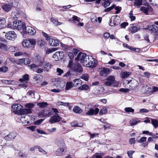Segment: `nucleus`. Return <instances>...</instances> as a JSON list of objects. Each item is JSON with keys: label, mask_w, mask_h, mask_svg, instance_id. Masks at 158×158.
<instances>
[{"label": "nucleus", "mask_w": 158, "mask_h": 158, "mask_svg": "<svg viewBox=\"0 0 158 158\" xmlns=\"http://www.w3.org/2000/svg\"><path fill=\"white\" fill-rule=\"evenodd\" d=\"M107 81L104 82V84L107 86H110L113 85V87L114 88H117L118 83L115 81V77L114 76L111 75L109 76L106 79Z\"/></svg>", "instance_id": "obj_1"}, {"label": "nucleus", "mask_w": 158, "mask_h": 158, "mask_svg": "<svg viewBox=\"0 0 158 158\" xmlns=\"http://www.w3.org/2000/svg\"><path fill=\"white\" fill-rule=\"evenodd\" d=\"M36 40L35 39H28L24 40L22 42V45L24 48H29L32 45H35L36 44Z\"/></svg>", "instance_id": "obj_2"}, {"label": "nucleus", "mask_w": 158, "mask_h": 158, "mask_svg": "<svg viewBox=\"0 0 158 158\" xmlns=\"http://www.w3.org/2000/svg\"><path fill=\"white\" fill-rule=\"evenodd\" d=\"M87 60L84 62V65L87 67L94 68L96 66L95 60L91 56H89Z\"/></svg>", "instance_id": "obj_3"}, {"label": "nucleus", "mask_w": 158, "mask_h": 158, "mask_svg": "<svg viewBox=\"0 0 158 158\" xmlns=\"http://www.w3.org/2000/svg\"><path fill=\"white\" fill-rule=\"evenodd\" d=\"M89 56H86L85 54L79 52L76 57L75 58V59L76 61H79L84 65V62L88 59V57Z\"/></svg>", "instance_id": "obj_4"}, {"label": "nucleus", "mask_w": 158, "mask_h": 158, "mask_svg": "<svg viewBox=\"0 0 158 158\" xmlns=\"http://www.w3.org/2000/svg\"><path fill=\"white\" fill-rule=\"evenodd\" d=\"M21 16L23 17H26V15L24 13L19 10H15L13 11L11 14V17L15 20L20 18Z\"/></svg>", "instance_id": "obj_5"}, {"label": "nucleus", "mask_w": 158, "mask_h": 158, "mask_svg": "<svg viewBox=\"0 0 158 158\" xmlns=\"http://www.w3.org/2000/svg\"><path fill=\"white\" fill-rule=\"evenodd\" d=\"M12 107L13 110V112L16 114H20L21 111L23 106L19 103L13 104L12 106Z\"/></svg>", "instance_id": "obj_6"}, {"label": "nucleus", "mask_w": 158, "mask_h": 158, "mask_svg": "<svg viewBox=\"0 0 158 158\" xmlns=\"http://www.w3.org/2000/svg\"><path fill=\"white\" fill-rule=\"evenodd\" d=\"M25 27L24 23L20 20L14 21L13 22V28L19 30Z\"/></svg>", "instance_id": "obj_7"}, {"label": "nucleus", "mask_w": 158, "mask_h": 158, "mask_svg": "<svg viewBox=\"0 0 158 158\" xmlns=\"http://www.w3.org/2000/svg\"><path fill=\"white\" fill-rule=\"evenodd\" d=\"M23 30L24 33L30 35H33L36 32L34 28L30 26L25 27L23 29Z\"/></svg>", "instance_id": "obj_8"}, {"label": "nucleus", "mask_w": 158, "mask_h": 158, "mask_svg": "<svg viewBox=\"0 0 158 158\" xmlns=\"http://www.w3.org/2000/svg\"><path fill=\"white\" fill-rule=\"evenodd\" d=\"M120 22L119 17L117 15H115L113 17V18H111L110 22L109 25L112 27L118 25Z\"/></svg>", "instance_id": "obj_9"}, {"label": "nucleus", "mask_w": 158, "mask_h": 158, "mask_svg": "<svg viewBox=\"0 0 158 158\" xmlns=\"http://www.w3.org/2000/svg\"><path fill=\"white\" fill-rule=\"evenodd\" d=\"M5 37L8 40L14 41L16 39L17 35L13 31H10L6 34Z\"/></svg>", "instance_id": "obj_10"}, {"label": "nucleus", "mask_w": 158, "mask_h": 158, "mask_svg": "<svg viewBox=\"0 0 158 158\" xmlns=\"http://www.w3.org/2000/svg\"><path fill=\"white\" fill-rule=\"evenodd\" d=\"M145 88V90L144 91L145 93L146 94H148L151 92L152 91L153 92H156L158 91V87L156 86H153L152 87V90L151 88H149L148 86L147 85H145L143 87L142 89H144Z\"/></svg>", "instance_id": "obj_11"}, {"label": "nucleus", "mask_w": 158, "mask_h": 158, "mask_svg": "<svg viewBox=\"0 0 158 158\" xmlns=\"http://www.w3.org/2000/svg\"><path fill=\"white\" fill-rule=\"evenodd\" d=\"M61 119V117L57 114L56 113L53 116L50 118L49 121L51 124H52L59 122Z\"/></svg>", "instance_id": "obj_12"}, {"label": "nucleus", "mask_w": 158, "mask_h": 158, "mask_svg": "<svg viewBox=\"0 0 158 158\" xmlns=\"http://www.w3.org/2000/svg\"><path fill=\"white\" fill-rule=\"evenodd\" d=\"M69 66L71 68L75 71L79 72H81L82 71V68L80 64L76 63L73 65H71L70 64H69Z\"/></svg>", "instance_id": "obj_13"}, {"label": "nucleus", "mask_w": 158, "mask_h": 158, "mask_svg": "<svg viewBox=\"0 0 158 158\" xmlns=\"http://www.w3.org/2000/svg\"><path fill=\"white\" fill-rule=\"evenodd\" d=\"M52 111L42 110L39 112L38 116L40 117L44 118L45 117H49L52 114Z\"/></svg>", "instance_id": "obj_14"}, {"label": "nucleus", "mask_w": 158, "mask_h": 158, "mask_svg": "<svg viewBox=\"0 0 158 158\" xmlns=\"http://www.w3.org/2000/svg\"><path fill=\"white\" fill-rule=\"evenodd\" d=\"M64 56V54L62 52H57L54 54L53 56V58L56 61L61 60Z\"/></svg>", "instance_id": "obj_15"}, {"label": "nucleus", "mask_w": 158, "mask_h": 158, "mask_svg": "<svg viewBox=\"0 0 158 158\" xmlns=\"http://www.w3.org/2000/svg\"><path fill=\"white\" fill-rule=\"evenodd\" d=\"M30 60L29 59L21 58L18 61H16V63L19 65L23 64L25 65L29 64L30 63Z\"/></svg>", "instance_id": "obj_16"}, {"label": "nucleus", "mask_w": 158, "mask_h": 158, "mask_svg": "<svg viewBox=\"0 0 158 158\" xmlns=\"http://www.w3.org/2000/svg\"><path fill=\"white\" fill-rule=\"evenodd\" d=\"M48 40L49 41V44L51 46H56L59 45V41L54 39L53 37L52 36Z\"/></svg>", "instance_id": "obj_17"}, {"label": "nucleus", "mask_w": 158, "mask_h": 158, "mask_svg": "<svg viewBox=\"0 0 158 158\" xmlns=\"http://www.w3.org/2000/svg\"><path fill=\"white\" fill-rule=\"evenodd\" d=\"M99 109L98 108H96L95 110L90 109L85 114L88 115H92L94 114L96 115L99 112Z\"/></svg>", "instance_id": "obj_18"}, {"label": "nucleus", "mask_w": 158, "mask_h": 158, "mask_svg": "<svg viewBox=\"0 0 158 158\" xmlns=\"http://www.w3.org/2000/svg\"><path fill=\"white\" fill-rule=\"evenodd\" d=\"M109 69L107 68H101L100 72V75L101 76H105L109 73Z\"/></svg>", "instance_id": "obj_19"}, {"label": "nucleus", "mask_w": 158, "mask_h": 158, "mask_svg": "<svg viewBox=\"0 0 158 158\" xmlns=\"http://www.w3.org/2000/svg\"><path fill=\"white\" fill-rule=\"evenodd\" d=\"M16 136V135L15 133L11 132L5 136L4 138L6 140L9 141L15 139Z\"/></svg>", "instance_id": "obj_20"}, {"label": "nucleus", "mask_w": 158, "mask_h": 158, "mask_svg": "<svg viewBox=\"0 0 158 158\" xmlns=\"http://www.w3.org/2000/svg\"><path fill=\"white\" fill-rule=\"evenodd\" d=\"M152 9L151 7L149 6H148L147 7L141 6L140 8V10L146 15L148 14V12L149 10L152 11Z\"/></svg>", "instance_id": "obj_21"}, {"label": "nucleus", "mask_w": 158, "mask_h": 158, "mask_svg": "<svg viewBox=\"0 0 158 158\" xmlns=\"http://www.w3.org/2000/svg\"><path fill=\"white\" fill-rule=\"evenodd\" d=\"M149 29L152 33H157L158 32V27L155 25H151L148 27Z\"/></svg>", "instance_id": "obj_22"}, {"label": "nucleus", "mask_w": 158, "mask_h": 158, "mask_svg": "<svg viewBox=\"0 0 158 158\" xmlns=\"http://www.w3.org/2000/svg\"><path fill=\"white\" fill-rule=\"evenodd\" d=\"M12 5L9 3L4 4L2 7L3 9L6 12H8L11 8Z\"/></svg>", "instance_id": "obj_23"}, {"label": "nucleus", "mask_w": 158, "mask_h": 158, "mask_svg": "<svg viewBox=\"0 0 158 158\" xmlns=\"http://www.w3.org/2000/svg\"><path fill=\"white\" fill-rule=\"evenodd\" d=\"M29 76L27 74H25L22 76V78L19 79V81L21 82H23L28 81L29 80Z\"/></svg>", "instance_id": "obj_24"}, {"label": "nucleus", "mask_w": 158, "mask_h": 158, "mask_svg": "<svg viewBox=\"0 0 158 158\" xmlns=\"http://www.w3.org/2000/svg\"><path fill=\"white\" fill-rule=\"evenodd\" d=\"M20 114H25L31 113L32 111L31 109H24L22 108Z\"/></svg>", "instance_id": "obj_25"}, {"label": "nucleus", "mask_w": 158, "mask_h": 158, "mask_svg": "<svg viewBox=\"0 0 158 158\" xmlns=\"http://www.w3.org/2000/svg\"><path fill=\"white\" fill-rule=\"evenodd\" d=\"M131 74V73L130 72L122 71L121 73L120 76L122 78H124L129 76Z\"/></svg>", "instance_id": "obj_26"}, {"label": "nucleus", "mask_w": 158, "mask_h": 158, "mask_svg": "<svg viewBox=\"0 0 158 158\" xmlns=\"http://www.w3.org/2000/svg\"><path fill=\"white\" fill-rule=\"evenodd\" d=\"M142 0H135L134 5L137 8H139L142 4Z\"/></svg>", "instance_id": "obj_27"}, {"label": "nucleus", "mask_w": 158, "mask_h": 158, "mask_svg": "<svg viewBox=\"0 0 158 158\" xmlns=\"http://www.w3.org/2000/svg\"><path fill=\"white\" fill-rule=\"evenodd\" d=\"M0 49L4 51H7L8 50V46L0 42Z\"/></svg>", "instance_id": "obj_28"}, {"label": "nucleus", "mask_w": 158, "mask_h": 158, "mask_svg": "<svg viewBox=\"0 0 158 158\" xmlns=\"http://www.w3.org/2000/svg\"><path fill=\"white\" fill-rule=\"evenodd\" d=\"M73 111L76 113L79 114L81 113L82 110L79 107L75 106L73 109Z\"/></svg>", "instance_id": "obj_29"}, {"label": "nucleus", "mask_w": 158, "mask_h": 158, "mask_svg": "<svg viewBox=\"0 0 158 158\" xmlns=\"http://www.w3.org/2000/svg\"><path fill=\"white\" fill-rule=\"evenodd\" d=\"M37 105L40 108H43L47 107L48 104L47 102H40L37 103Z\"/></svg>", "instance_id": "obj_30"}, {"label": "nucleus", "mask_w": 158, "mask_h": 158, "mask_svg": "<svg viewBox=\"0 0 158 158\" xmlns=\"http://www.w3.org/2000/svg\"><path fill=\"white\" fill-rule=\"evenodd\" d=\"M103 1L104 2L102 3V5L105 8L109 6L111 3V0H103Z\"/></svg>", "instance_id": "obj_31"}, {"label": "nucleus", "mask_w": 158, "mask_h": 158, "mask_svg": "<svg viewBox=\"0 0 158 158\" xmlns=\"http://www.w3.org/2000/svg\"><path fill=\"white\" fill-rule=\"evenodd\" d=\"M22 55H23L24 56H28V55L27 53L25 52H19L14 54V56H19Z\"/></svg>", "instance_id": "obj_32"}, {"label": "nucleus", "mask_w": 158, "mask_h": 158, "mask_svg": "<svg viewBox=\"0 0 158 158\" xmlns=\"http://www.w3.org/2000/svg\"><path fill=\"white\" fill-rule=\"evenodd\" d=\"M73 84L75 86H79L81 85L82 82L81 79H76L73 81Z\"/></svg>", "instance_id": "obj_33"}, {"label": "nucleus", "mask_w": 158, "mask_h": 158, "mask_svg": "<svg viewBox=\"0 0 158 158\" xmlns=\"http://www.w3.org/2000/svg\"><path fill=\"white\" fill-rule=\"evenodd\" d=\"M132 82L131 83V89H135L136 87L138 85V82L135 80L131 81Z\"/></svg>", "instance_id": "obj_34"}, {"label": "nucleus", "mask_w": 158, "mask_h": 158, "mask_svg": "<svg viewBox=\"0 0 158 158\" xmlns=\"http://www.w3.org/2000/svg\"><path fill=\"white\" fill-rule=\"evenodd\" d=\"M64 152V149L63 148H58L56 151V154L57 156H60L63 154Z\"/></svg>", "instance_id": "obj_35"}, {"label": "nucleus", "mask_w": 158, "mask_h": 158, "mask_svg": "<svg viewBox=\"0 0 158 158\" xmlns=\"http://www.w3.org/2000/svg\"><path fill=\"white\" fill-rule=\"evenodd\" d=\"M51 20L53 23L56 26H59L63 23L62 22H59L57 19H55L53 18H52Z\"/></svg>", "instance_id": "obj_36"}, {"label": "nucleus", "mask_w": 158, "mask_h": 158, "mask_svg": "<svg viewBox=\"0 0 158 158\" xmlns=\"http://www.w3.org/2000/svg\"><path fill=\"white\" fill-rule=\"evenodd\" d=\"M131 33H135L138 30V26H134L133 24L131 25Z\"/></svg>", "instance_id": "obj_37"}, {"label": "nucleus", "mask_w": 158, "mask_h": 158, "mask_svg": "<svg viewBox=\"0 0 158 158\" xmlns=\"http://www.w3.org/2000/svg\"><path fill=\"white\" fill-rule=\"evenodd\" d=\"M139 122V120L137 118L133 119L130 121V124L131 126L135 125Z\"/></svg>", "instance_id": "obj_38"}, {"label": "nucleus", "mask_w": 158, "mask_h": 158, "mask_svg": "<svg viewBox=\"0 0 158 158\" xmlns=\"http://www.w3.org/2000/svg\"><path fill=\"white\" fill-rule=\"evenodd\" d=\"M89 87L86 85H83L79 87L78 89L81 90H87L89 89Z\"/></svg>", "instance_id": "obj_39"}, {"label": "nucleus", "mask_w": 158, "mask_h": 158, "mask_svg": "<svg viewBox=\"0 0 158 158\" xmlns=\"http://www.w3.org/2000/svg\"><path fill=\"white\" fill-rule=\"evenodd\" d=\"M3 83L6 84L7 85H10L12 84V82L15 83L14 80H2L1 81Z\"/></svg>", "instance_id": "obj_40"}, {"label": "nucleus", "mask_w": 158, "mask_h": 158, "mask_svg": "<svg viewBox=\"0 0 158 158\" xmlns=\"http://www.w3.org/2000/svg\"><path fill=\"white\" fill-rule=\"evenodd\" d=\"M108 110L106 107H103L102 109L99 112V114L101 115L106 114Z\"/></svg>", "instance_id": "obj_41"}, {"label": "nucleus", "mask_w": 158, "mask_h": 158, "mask_svg": "<svg viewBox=\"0 0 158 158\" xmlns=\"http://www.w3.org/2000/svg\"><path fill=\"white\" fill-rule=\"evenodd\" d=\"M73 87L72 82H68L66 84L65 89L68 90Z\"/></svg>", "instance_id": "obj_42"}, {"label": "nucleus", "mask_w": 158, "mask_h": 158, "mask_svg": "<svg viewBox=\"0 0 158 158\" xmlns=\"http://www.w3.org/2000/svg\"><path fill=\"white\" fill-rule=\"evenodd\" d=\"M151 121L152 124L156 128L158 127V121L157 120L152 119Z\"/></svg>", "instance_id": "obj_43"}, {"label": "nucleus", "mask_w": 158, "mask_h": 158, "mask_svg": "<svg viewBox=\"0 0 158 158\" xmlns=\"http://www.w3.org/2000/svg\"><path fill=\"white\" fill-rule=\"evenodd\" d=\"M28 67L30 69L34 71H35L38 66L34 64H31L28 65Z\"/></svg>", "instance_id": "obj_44"}, {"label": "nucleus", "mask_w": 158, "mask_h": 158, "mask_svg": "<svg viewBox=\"0 0 158 158\" xmlns=\"http://www.w3.org/2000/svg\"><path fill=\"white\" fill-rule=\"evenodd\" d=\"M71 126L72 127H81L83 126V124H80V125H79V124L77 123V122H73L71 123Z\"/></svg>", "instance_id": "obj_45"}, {"label": "nucleus", "mask_w": 158, "mask_h": 158, "mask_svg": "<svg viewBox=\"0 0 158 158\" xmlns=\"http://www.w3.org/2000/svg\"><path fill=\"white\" fill-rule=\"evenodd\" d=\"M8 70V68L6 66H4L0 68V72L6 73Z\"/></svg>", "instance_id": "obj_46"}, {"label": "nucleus", "mask_w": 158, "mask_h": 158, "mask_svg": "<svg viewBox=\"0 0 158 158\" xmlns=\"http://www.w3.org/2000/svg\"><path fill=\"white\" fill-rule=\"evenodd\" d=\"M125 111L127 113L132 112H134V110L131 107H126L124 109Z\"/></svg>", "instance_id": "obj_47"}, {"label": "nucleus", "mask_w": 158, "mask_h": 158, "mask_svg": "<svg viewBox=\"0 0 158 158\" xmlns=\"http://www.w3.org/2000/svg\"><path fill=\"white\" fill-rule=\"evenodd\" d=\"M36 148L38 149L39 152H41L44 155H46L47 154V152L45 151L40 146H37Z\"/></svg>", "instance_id": "obj_48"}, {"label": "nucleus", "mask_w": 158, "mask_h": 158, "mask_svg": "<svg viewBox=\"0 0 158 158\" xmlns=\"http://www.w3.org/2000/svg\"><path fill=\"white\" fill-rule=\"evenodd\" d=\"M44 69H49L51 68V65L49 63L45 62L44 64Z\"/></svg>", "instance_id": "obj_49"}, {"label": "nucleus", "mask_w": 158, "mask_h": 158, "mask_svg": "<svg viewBox=\"0 0 158 158\" xmlns=\"http://www.w3.org/2000/svg\"><path fill=\"white\" fill-rule=\"evenodd\" d=\"M26 107L30 109L33 108L35 106V104L33 103H28L25 105Z\"/></svg>", "instance_id": "obj_50"}, {"label": "nucleus", "mask_w": 158, "mask_h": 158, "mask_svg": "<svg viewBox=\"0 0 158 158\" xmlns=\"http://www.w3.org/2000/svg\"><path fill=\"white\" fill-rule=\"evenodd\" d=\"M42 34L43 35V36L45 37V39L46 40H48L50 38L52 37L49 35H48L47 34L44 32V31H42Z\"/></svg>", "instance_id": "obj_51"}, {"label": "nucleus", "mask_w": 158, "mask_h": 158, "mask_svg": "<svg viewBox=\"0 0 158 158\" xmlns=\"http://www.w3.org/2000/svg\"><path fill=\"white\" fill-rule=\"evenodd\" d=\"M81 78L84 80L87 81L88 80L89 75L88 74H83L81 77Z\"/></svg>", "instance_id": "obj_52"}, {"label": "nucleus", "mask_w": 158, "mask_h": 158, "mask_svg": "<svg viewBox=\"0 0 158 158\" xmlns=\"http://www.w3.org/2000/svg\"><path fill=\"white\" fill-rule=\"evenodd\" d=\"M132 13V11H131L129 15V17L131 19V21L135 20V17L133 15Z\"/></svg>", "instance_id": "obj_53"}, {"label": "nucleus", "mask_w": 158, "mask_h": 158, "mask_svg": "<svg viewBox=\"0 0 158 158\" xmlns=\"http://www.w3.org/2000/svg\"><path fill=\"white\" fill-rule=\"evenodd\" d=\"M57 105H58L63 106H69V103L63 102H57Z\"/></svg>", "instance_id": "obj_54"}, {"label": "nucleus", "mask_w": 158, "mask_h": 158, "mask_svg": "<svg viewBox=\"0 0 158 158\" xmlns=\"http://www.w3.org/2000/svg\"><path fill=\"white\" fill-rule=\"evenodd\" d=\"M5 23V20L4 19H0V27H3L4 26Z\"/></svg>", "instance_id": "obj_55"}, {"label": "nucleus", "mask_w": 158, "mask_h": 158, "mask_svg": "<svg viewBox=\"0 0 158 158\" xmlns=\"http://www.w3.org/2000/svg\"><path fill=\"white\" fill-rule=\"evenodd\" d=\"M44 58L41 59L38 62V65L39 67H41L42 66L44 63Z\"/></svg>", "instance_id": "obj_56"}, {"label": "nucleus", "mask_w": 158, "mask_h": 158, "mask_svg": "<svg viewBox=\"0 0 158 158\" xmlns=\"http://www.w3.org/2000/svg\"><path fill=\"white\" fill-rule=\"evenodd\" d=\"M60 45L63 49L65 51H66L69 48V46L63 43H61Z\"/></svg>", "instance_id": "obj_57"}, {"label": "nucleus", "mask_w": 158, "mask_h": 158, "mask_svg": "<svg viewBox=\"0 0 158 158\" xmlns=\"http://www.w3.org/2000/svg\"><path fill=\"white\" fill-rule=\"evenodd\" d=\"M115 6V5H114L110 7L105 9L104 11L105 12H109L112 9H113L114 8Z\"/></svg>", "instance_id": "obj_58"}, {"label": "nucleus", "mask_w": 158, "mask_h": 158, "mask_svg": "<svg viewBox=\"0 0 158 158\" xmlns=\"http://www.w3.org/2000/svg\"><path fill=\"white\" fill-rule=\"evenodd\" d=\"M15 50V47L13 46H10L9 47L8 46V50L11 52H14Z\"/></svg>", "instance_id": "obj_59"}, {"label": "nucleus", "mask_w": 158, "mask_h": 158, "mask_svg": "<svg viewBox=\"0 0 158 158\" xmlns=\"http://www.w3.org/2000/svg\"><path fill=\"white\" fill-rule=\"evenodd\" d=\"M134 152V151L130 150L127 152V154L128 156L130 158H133L132 155H133V153Z\"/></svg>", "instance_id": "obj_60"}, {"label": "nucleus", "mask_w": 158, "mask_h": 158, "mask_svg": "<svg viewBox=\"0 0 158 158\" xmlns=\"http://www.w3.org/2000/svg\"><path fill=\"white\" fill-rule=\"evenodd\" d=\"M56 71L58 73L57 74V75L59 76L61 75L63 73V71L59 68H57L56 69Z\"/></svg>", "instance_id": "obj_61"}, {"label": "nucleus", "mask_w": 158, "mask_h": 158, "mask_svg": "<svg viewBox=\"0 0 158 158\" xmlns=\"http://www.w3.org/2000/svg\"><path fill=\"white\" fill-rule=\"evenodd\" d=\"M43 69L41 68H39L38 66L37 67L36 69L35 72L39 73H41L43 72Z\"/></svg>", "instance_id": "obj_62"}, {"label": "nucleus", "mask_w": 158, "mask_h": 158, "mask_svg": "<svg viewBox=\"0 0 158 158\" xmlns=\"http://www.w3.org/2000/svg\"><path fill=\"white\" fill-rule=\"evenodd\" d=\"M93 158H102L99 153H96L93 155Z\"/></svg>", "instance_id": "obj_63"}, {"label": "nucleus", "mask_w": 158, "mask_h": 158, "mask_svg": "<svg viewBox=\"0 0 158 158\" xmlns=\"http://www.w3.org/2000/svg\"><path fill=\"white\" fill-rule=\"evenodd\" d=\"M142 133L143 134L148 135H149L151 136H154V135H153V134L152 133L149 132V131H143L142 132Z\"/></svg>", "instance_id": "obj_64"}]
</instances>
